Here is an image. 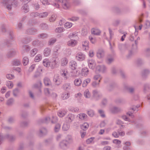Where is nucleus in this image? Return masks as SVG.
<instances>
[{"label":"nucleus","instance_id":"ea45409f","mask_svg":"<svg viewBox=\"0 0 150 150\" xmlns=\"http://www.w3.org/2000/svg\"><path fill=\"white\" fill-rule=\"evenodd\" d=\"M61 125L59 123L56 124L54 128V131L55 132H59L60 128Z\"/></svg>","mask_w":150,"mask_h":150},{"label":"nucleus","instance_id":"a19ab883","mask_svg":"<svg viewBox=\"0 0 150 150\" xmlns=\"http://www.w3.org/2000/svg\"><path fill=\"white\" fill-rule=\"evenodd\" d=\"M144 62L140 58L137 59L136 61V63L138 66L141 65Z\"/></svg>","mask_w":150,"mask_h":150},{"label":"nucleus","instance_id":"9d476101","mask_svg":"<svg viewBox=\"0 0 150 150\" xmlns=\"http://www.w3.org/2000/svg\"><path fill=\"white\" fill-rule=\"evenodd\" d=\"M93 99L95 100H98L100 96V95L98 93V92L96 90H94L93 91Z\"/></svg>","mask_w":150,"mask_h":150},{"label":"nucleus","instance_id":"7c9ffc66","mask_svg":"<svg viewBox=\"0 0 150 150\" xmlns=\"http://www.w3.org/2000/svg\"><path fill=\"white\" fill-rule=\"evenodd\" d=\"M14 99L13 98H11L8 99L6 102V104L9 106L12 105L14 102Z\"/></svg>","mask_w":150,"mask_h":150},{"label":"nucleus","instance_id":"f8f14e48","mask_svg":"<svg viewBox=\"0 0 150 150\" xmlns=\"http://www.w3.org/2000/svg\"><path fill=\"white\" fill-rule=\"evenodd\" d=\"M32 45L34 46L42 47L43 46V44L42 41L38 39L33 41L32 43Z\"/></svg>","mask_w":150,"mask_h":150},{"label":"nucleus","instance_id":"de8ad7c7","mask_svg":"<svg viewBox=\"0 0 150 150\" xmlns=\"http://www.w3.org/2000/svg\"><path fill=\"white\" fill-rule=\"evenodd\" d=\"M79 118L81 120H84L87 117L86 114L84 113H81L79 114Z\"/></svg>","mask_w":150,"mask_h":150},{"label":"nucleus","instance_id":"09e8293b","mask_svg":"<svg viewBox=\"0 0 150 150\" xmlns=\"http://www.w3.org/2000/svg\"><path fill=\"white\" fill-rule=\"evenodd\" d=\"M38 50L37 48H34L30 51L31 55L33 57L37 52Z\"/></svg>","mask_w":150,"mask_h":150},{"label":"nucleus","instance_id":"2f4dec72","mask_svg":"<svg viewBox=\"0 0 150 150\" xmlns=\"http://www.w3.org/2000/svg\"><path fill=\"white\" fill-rule=\"evenodd\" d=\"M50 118L49 117H47L44 119L40 120L39 121L42 123H47L50 122Z\"/></svg>","mask_w":150,"mask_h":150},{"label":"nucleus","instance_id":"412c9836","mask_svg":"<svg viewBox=\"0 0 150 150\" xmlns=\"http://www.w3.org/2000/svg\"><path fill=\"white\" fill-rule=\"evenodd\" d=\"M62 2V6L64 9H67L69 7V4L66 0H63Z\"/></svg>","mask_w":150,"mask_h":150},{"label":"nucleus","instance_id":"8fccbe9b","mask_svg":"<svg viewBox=\"0 0 150 150\" xmlns=\"http://www.w3.org/2000/svg\"><path fill=\"white\" fill-rule=\"evenodd\" d=\"M88 42L87 41H85L82 43V46L84 50L86 49V47H88Z\"/></svg>","mask_w":150,"mask_h":150},{"label":"nucleus","instance_id":"3c124183","mask_svg":"<svg viewBox=\"0 0 150 150\" xmlns=\"http://www.w3.org/2000/svg\"><path fill=\"white\" fill-rule=\"evenodd\" d=\"M48 15V13L47 12H45L42 13H39V16L40 18H43L47 16Z\"/></svg>","mask_w":150,"mask_h":150},{"label":"nucleus","instance_id":"dca6fc26","mask_svg":"<svg viewBox=\"0 0 150 150\" xmlns=\"http://www.w3.org/2000/svg\"><path fill=\"white\" fill-rule=\"evenodd\" d=\"M44 82L46 86L52 87V84L50 79L47 77L45 78L44 79Z\"/></svg>","mask_w":150,"mask_h":150},{"label":"nucleus","instance_id":"c85d7f7f","mask_svg":"<svg viewBox=\"0 0 150 150\" xmlns=\"http://www.w3.org/2000/svg\"><path fill=\"white\" fill-rule=\"evenodd\" d=\"M124 87L130 93H132L134 92V88L133 87H129L127 85H125Z\"/></svg>","mask_w":150,"mask_h":150},{"label":"nucleus","instance_id":"37998d69","mask_svg":"<svg viewBox=\"0 0 150 150\" xmlns=\"http://www.w3.org/2000/svg\"><path fill=\"white\" fill-rule=\"evenodd\" d=\"M40 28L43 30H46L48 28V26L46 23H42L40 25Z\"/></svg>","mask_w":150,"mask_h":150},{"label":"nucleus","instance_id":"4be33fe9","mask_svg":"<svg viewBox=\"0 0 150 150\" xmlns=\"http://www.w3.org/2000/svg\"><path fill=\"white\" fill-rule=\"evenodd\" d=\"M68 142L65 140H64L61 142L59 144L60 147L63 149H65L67 146Z\"/></svg>","mask_w":150,"mask_h":150},{"label":"nucleus","instance_id":"e2e57ef3","mask_svg":"<svg viewBox=\"0 0 150 150\" xmlns=\"http://www.w3.org/2000/svg\"><path fill=\"white\" fill-rule=\"evenodd\" d=\"M6 85L9 88H12L13 86V83L10 81H8L7 82L6 84Z\"/></svg>","mask_w":150,"mask_h":150},{"label":"nucleus","instance_id":"ddd939ff","mask_svg":"<svg viewBox=\"0 0 150 150\" xmlns=\"http://www.w3.org/2000/svg\"><path fill=\"white\" fill-rule=\"evenodd\" d=\"M150 90V85L147 83H145L143 85V92L144 93H146Z\"/></svg>","mask_w":150,"mask_h":150},{"label":"nucleus","instance_id":"a211bd4d","mask_svg":"<svg viewBox=\"0 0 150 150\" xmlns=\"http://www.w3.org/2000/svg\"><path fill=\"white\" fill-rule=\"evenodd\" d=\"M42 83L41 81H39L38 82L33 84V88H38L40 92H41V88L42 86Z\"/></svg>","mask_w":150,"mask_h":150},{"label":"nucleus","instance_id":"338daca9","mask_svg":"<svg viewBox=\"0 0 150 150\" xmlns=\"http://www.w3.org/2000/svg\"><path fill=\"white\" fill-rule=\"evenodd\" d=\"M58 120L57 117H54L53 116L52 117V119L51 120V122L52 123H55L57 122Z\"/></svg>","mask_w":150,"mask_h":150},{"label":"nucleus","instance_id":"a878e982","mask_svg":"<svg viewBox=\"0 0 150 150\" xmlns=\"http://www.w3.org/2000/svg\"><path fill=\"white\" fill-rule=\"evenodd\" d=\"M51 50L50 48L47 47L45 48L44 51V54L45 56H48L50 54Z\"/></svg>","mask_w":150,"mask_h":150},{"label":"nucleus","instance_id":"13d9d810","mask_svg":"<svg viewBox=\"0 0 150 150\" xmlns=\"http://www.w3.org/2000/svg\"><path fill=\"white\" fill-rule=\"evenodd\" d=\"M42 59V56L40 54L37 55L35 58V60L36 62H38Z\"/></svg>","mask_w":150,"mask_h":150},{"label":"nucleus","instance_id":"39448f33","mask_svg":"<svg viewBox=\"0 0 150 150\" xmlns=\"http://www.w3.org/2000/svg\"><path fill=\"white\" fill-rule=\"evenodd\" d=\"M30 50V46L26 44L23 45L21 47V53L23 54L25 53L29 52Z\"/></svg>","mask_w":150,"mask_h":150},{"label":"nucleus","instance_id":"69168bd1","mask_svg":"<svg viewBox=\"0 0 150 150\" xmlns=\"http://www.w3.org/2000/svg\"><path fill=\"white\" fill-rule=\"evenodd\" d=\"M56 19V16L54 15H52L50 18V22H53Z\"/></svg>","mask_w":150,"mask_h":150},{"label":"nucleus","instance_id":"4d7b16f0","mask_svg":"<svg viewBox=\"0 0 150 150\" xmlns=\"http://www.w3.org/2000/svg\"><path fill=\"white\" fill-rule=\"evenodd\" d=\"M64 28L62 27H59L57 28L55 30V32L57 33H61L63 31Z\"/></svg>","mask_w":150,"mask_h":150},{"label":"nucleus","instance_id":"b1692460","mask_svg":"<svg viewBox=\"0 0 150 150\" xmlns=\"http://www.w3.org/2000/svg\"><path fill=\"white\" fill-rule=\"evenodd\" d=\"M37 37L38 38L44 39L48 38V35L46 33H42L38 35Z\"/></svg>","mask_w":150,"mask_h":150},{"label":"nucleus","instance_id":"5701e85b","mask_svg":"<svg viewBox=\"0 0 150 150\" xmlns=\"http://www.w3.org/2000/svg\"><path fill=\"white\" fill-rule=\"evenodd\" d=\"M150 71L148 69L144 70L142 72V75L143 78H145L149 74Z\"/></svg>","mask_w":150,"mask_h":150},{"label":"nucleus","instance_id":"c03bdc74","mask_svg":"<svg viewBox=\"0 0 150 150\" xmlns=\"http://www.w3.org/2000/svg\"><path fill=\"white\" fill-rule=\"evenodd\" d=\"M88 125L87 123H84L81 126V129L83 130H86L88 127Z\"/></svg>","mask_w":150,"mask_h":150},{"label":"nucleus","instance_id":"58836bf2","mask_svg":"<svg viewBox=\"0 0 150 150\" xmlns=\"http://www.w3.org/2000/svg\"><path fill=\"white\" fill-rule=\"evenodd\" d=\"M84 95L86 98H89L91 96L90 93L88 90H86L84 91Z\"/></svg>","mask_w":150,"mask_h":150},{"label":"nucleus","instance_id":"a18cd8bd","mask_svg":"<svg viewBox=\"0 0 150 150\" xmlns=\"http://www.w3.org/2000/svg\"><path fill=\"white\" fill-rule=\"evenodd\" d=\"M22 8L24 10L25 13H26L28 12L29 11L28 6L27 4H25L22 6Z\"/></svg>","mask_w":150,"mask_h":150},{"label":"nucleus","instance_id":"4c0bfd02","mask_svg":"<svg viewBox=\"0 0 150 150\" xmlns=\"http://www.w3.org/2000/svg\"><path fill=\"white\" fill-rule=\"evenodd\" d=\"M29 124V122L27 121L21 122L20 123V125L21 127H25L28 126Z\"/></svg>","mask_w":150,"mask_h":150},{"label":"nucleus","instance_id":"f704fd0d","mask_svg":"<svg viewBox=\"0 0 150 150\" xmlns=\"http://www.w3.org/2000/svg\"><path fill=\"white\" fill-rule=\"evenodd\" d=\"M81 72L83 74L84 76H86L88 74L89 71L88 68L84 67L82 69Z\"/></svg>","mask_w":150,"mask_h":150},{"label":"nucleus","instance_id":"9b49d317","mask_svg":"<svg viewBox=\"0 0 150 150\" xmlns=\"http://www.w3.org/2000/svg\"><path fill=\"white\" fill-rule=\"evenodd\" d=\"M32 38L30 36L25 37L22 38L21 42L24 44H27L30 42L32 40Z\"/></svg>","mask_w":150,"mask_h":150},{"label":"nucleus","instance_id":"e433bc0d","mask_svg":"<svg viewBox=\"0 0 150 150\" xmlns=\"http://www.w3.org/2000/svg\"><path fill=\"white\" fill-rule=\"evenodd\" d=\"M91 79H87L84 80L82 84V86L83 87H85L86 86L87 84L90 82Z\"/></svg>","mask_w":150,"mask_h":150},{"label":"nucleus","instance_id":"c9c22d12","mask_svg":"<svg viewBox=\"0 0 150 150\" xmlns=\"http://www.w3.org/2000/svg\"><path fill=\"white\" fill-rule=\"evenodd\" d=\"M29 62V59L27 57H24L23 59V63L24 65H26Z\"/></svg>","mask_w":150,"mask_h":150},{"label":"nucleus","instance_id":"49530a36","mask_svg":"<svg viewBox=\"0 0 150 150\" xmlns=\"http://www.w3.org/2000/svg\"><path fill=\"white\" fill-rule=\"evenodd\" d=\"M21 62L18 59H15L12 62V64L13 65L17 66L20 64Z\"/></svg>","mask_w":150,"mask_h":150},{"label":"nucleus","instance_id":"72a5a7b5","mask_svg":"<svg viewBox=\"0 0 150 150\" xmlns=\"http://www.w3.org/2000/svg\"><path fill=\"white\" fill-rule=\"evenodd\" d=\"M74 83L75 86H78L81 85L82 81L80 79H75Z\"/></svg>","mask_w":150,"mask_h":150},{"label":"nucleus","instance_id":"5fc2aeb1","mask_svg":"<svg viewBox=\"0 0 150 150\" xmlns=\"http://www.w3.org/2000/svg\"><path fill=\"white\" fill-rule=\"evenodd\" d=\"M113 61V59L112 57H108L107 58L106 62L108 64H110Z\"/></svg>","mask_w":150,"mask_h":150},{"label":"nucleus","instance_id":"c756f323","mask_svg":"<svg viewBox=\"0 0 150 150\" xmlns=\"http://www.w3.org/2000/svg\"><path fill=\"white\" fill-rule=\"evenodd\" d=\"M62 88L64 90L68 91L70 89L71 87L70 86V83H66L63 85Z\"/></svg>","mask_w":150,"mask_h":150},{"label":"nucleus","instance_id":"423d86ee","mask_svg":"<svg viewBox=\"0 0 150 150\" xmlns=\"http://www.w3.org/2000/svg\"><path fill=\"white\" fill-rule=\"evenodd\" d=\"M75 119L74 115L70 114H69L65 118L66 122L67 123L69 124L72 122Z\"/></svg>","mask_w":150,"mask_h":150},{"label":"nucleus","instance_id":"f257e3e1","mask_svg":"<svg viewBox=\"0 0 150 150\" xmlns=\"http://www.w3.org/2000/svg\"><path fill=\"white\" fill-rule=\"evenodd\" d=\"M2 3L4 6H6V8L8 10H11V6H13L15 7H16L18 4V3L16 0H2Z\"/></svg>","mask_w":150,"mask_h":150},{"label":"nucleus","instance_id":"6e6552de","mask_svg":"<svg viewBox=\"0 0 150 150\" xmlns=\"http://www.w3.org/2000/svg\"><path fill=\"white\" fill-rule=\"evenodd\" d=\"M37 32V30L34 28H31L28 29L26 31V33L29 35H35Z\"/></svg>","mask_w":150,"mask_h":150},{"label":"nucleus","instance_id":"f03ea898","mask_svg":"<svg viewBox=\"0 0 150 150\" xmlns=\"http://www.w3.org/2000/svg\"><path fill=\"white\" fill-rule=\"evenodd\" d=\"M10 38L11 40H6L5 41L4 43L3 44V45H6L7 47H11L14 44L13 42L14 40H13L14 38L13 33L12 31L9 30L8 32Z\"/></svg>","mask_w":150,"mask_h":150},{"label":"nucleus","instance_id":"052dcab7","mask_svg":"<svg viewBox=\"0 0 150 150\" xmlns=\"http://www.w3.org/2000/svg\"><path fill=\"white\" fill-rule=\"evenodd\" d=\"M39 13L38 12H32L30 14V16L32 18H34L39 16Z\"/></svg>","mask_w":150,"mask_h":150},{"label":"nucleus","instance_id":"79ce46f5","mask_svg":"<svg viewBox=\"0 0 150 150\" xmlns=\"http://www.w3.org/2000/svg\"><path fill=\"white\" fill-rule=\"evenodd\" d=\"M145 54L147 57L150 56V48H147L144 50Z\"/></svg>","mask_w":150,"mask_h":150},{"label":"nucleus","instance_id":"6e6d98bb","mask_svg":"<svg viewBox=\"0 0 150 150\" xmlns=\"http://www.w3.org/2000/svg\"><path fill=\"white\" fill-rule=\"evenodd\" d=\"M66 113L67 112L66 111H61L58 113V115L59 117H62L64 116Z\"/></svg>","mask_w":150,"mask_h":150},{"label":"nucleus","instance_id":"0e129e2a","mask_svg":"<svg viewBox=\"0 0 150 150\" xmlns=\"http://www.w3.org/2000/svg\"><path fill=\"white\" fill-rule=\"evenodd\" d=\"M6 77L9 80L13 79L14 78V76L11 74H7L6 75Z\"/></svg>","mask_w":150,"mask_h":150},{"label":"nucleus","instance_id":"774afa93","mask_svg":"<svg viewBox=\"0 0 150 150\" xmlns=\"http://www.w3.org/2000/svg\"><path fill=\"white\" fill-rule=\"evenodd\" d=\"M56 41V39L53 38H52L48 42V44L49 45H52L55 43Z\"/></svg>","mask_w":150,"mask_h":150},{"label":"nucleus","instance_id":"7ed1b4c3","mask_svg":"<svg viewBox=\"0 0 150 150\" xmlns=\"http://www.w3.org/2000/svg\"><path fill=\"white\" fill-rule=\"evenodd\" d=\"M4 139H6L10 141H12L15 139V137L9 134H6L4 136L0 134V145L2 143Z\"/></svg>","mask_w":150,"mask_h":150},{"label":"nucleus","instance_id":"cd10ccee","mask_svg":"<svg viewBox=\"0 0 150 150\" xmlns=\"http://www.w3.org/2000/svg\"><path fill=\"white\" fill-rule=\"evenodd\" d=\"M43 65L46 67H49L51 66L50 62L47 59H45L43 61Z\"/></svg>","mask_w":150,"mask_h":150},{"label":"nucleus","instance_id":"1a4fd4ad","mask_svg":"<svg viewBox=\"0 0 150 150\" xmlns=\"http://www.w3.org/2000/svg\"><path fill=\"white\" fill-rule=\"evenodd\" d=\"M76 58L77 60L82 61L84 59L85 57L83 54L81 52H79L76 54Z\"/></svg>","mask_w":150,"mask_h":150},{"label":"nucleus","instance_id":"bf43d9fd","mask_svg":"<svg viewBox=\"0 0 150 150\" xmlns=\"http://www.w3.org/2000/svg\"><path fill=\"white\" fill-rule=\"evenodd\" d=\"M19 92V90L18 88H16L14 89L13 91V95L16 97L17 96V94Z\"/></svg>","mask_w":150,"mask_h":150},{"label":"nucleus","instance_id":"bb28decb","mask_svg":"<svg viewBox=\"0 0 150 150\" xmlns=\"http://www.w3.org/2000/svg\"><path fill=\"white\" fill-rule=\"evenodd\" d=\"M92 34L96 35H99L101 33L100 31L98 29L93 28L91 30Z\"/></svg>","mask_w":150,"mask_h":150},{"label":"nucleus","instance_id":"473e14b6","mask_svg":"<svg viewBox=\"0 0 150 150\" xmlns=\"http://www.w3.org/2000/svg\"><path fill=\"white\" fill-rule=\"evenodd\" d=\"M140 39V38L139 37H138L137 40H135V45L132 44V47L133 49L137 50V45L138 43V40Z\"/></svg>","mask_w":150,"mask_h":150},{"label":"nucleus","instance_id":"2eb2a0df","mask_svg":"<svg viewBox=\"0 0 150 150\" xmlns=\"http://www.w3.org/2000/svg\"><path fill=\"white\" fill-rule=\"evenodd\" d=\"M69 67L72 70H75L76 69L77 67V64L76 62L74 61H71L69 63Z\"/></svg>","mask_w":150,"mask_h":150},{"label":"nucleus","instance_id":"6ab92c4d","mask_svg":"<svg viewBox=\"0 0 150 150\" xmlns=\"http://www.w3.org/2000/svg\"><path fill=\"white\" fill-rule=\"evenodd\" d=\"M111 112L113 113H116L121 110V109L118 107L114 106L110 109Z\"/></svg>","mask_w":150,"mask_h":150},{"label":"nucleus","instance_id":"393cba45","mask_svg":"<svg viewBox=\"0 0 150 150\" xmlns=\"http://www.w3.org/2000/svg\"><path fill=\"white\" fill-rule=\"evenodd\" d=\"M68 72L66 70L64 69L62 70L60 72L61 75L64 78L67 79L68 78Z\"/></svg>","mask_w":150,"mask_h":150},{"label":"nucleus","instance_id":"4468645a","mask_svg":"<svg viewBox=\"0 0 150 150\" xmlns=\"http://www.w3.org/2000/svg\"><path fill=\"white\" fill-rule=\"evenodd\" d=\"M104 51L102 49H100L97 53V56L99 59L103 58L104 57Z\"/></svg>","mask_w":150,"mask_h":150},{"label":"nucleus","instance_id":"864d4df0","mask_svg":"<svg viewBox=\"0 0 150 150\" xmlns=\"http://www.w3.org/2000/svg\"><path fill=\"white\" fill-rule=\"evenodd\" d=\"M87 114L90 117H92L94 114V112L93 110H90L88 111Z\"/></svg>","mask_w":150,"mask_h":150},{"label":"nucleus","instance_id":"603ef678","mask_svg":"<svg viewBox=\"0 0 150 150\" xmlns=\"http://www.w3.org/2000/svg\"><path fill=\"white\" fill-rule=\"evenodd\" d=\"M115 86V85L114 83L110 84L109 86L107 87V89L108 91H111L113 89Z\"/></svg>","mask_w":150,"mask_h":150},{"label":"nucleus","instance_id":"aec40b11","mask_svg":"<svg viewBox=\"0 0 150 150\" xmlns=\"http://www.w3.org/2000/svg\"><path fill=\"white\" fill-rule=\"evenodd\" d=\"M47 132V131L45 128H42L40 129L38 135L40 137H42L45 135Z\"/></svg>","mask_w":150,"mask_h":150},{"label":"nucleus","instance_id":"f3484780","mask_svg":"<svg viewBox=\"0 0 150 150\" xmlns=\"http://www.w3.org/2000/svg\"><path fill=\"white\" fill-rule=\"evenodd\" d=\"M96 69L98 71L103 73L106 70V68L104 65H98L96 67Z\"/></svg>","mask_w":150,"mask_h":150},{"label":"nucleus","instance_id":"680f3d73","mask_svg":"<svg viewBox=\"0 0 150 150\" xmlns=\"http://www.w3.org/2000/svg\"><path fill=\"white\" fill-rule=\"evenodd\" d=\"M69 128V125L66 124L63 125L62 128L63 130L64 131L67 130Z\"/></svg>","mask_w":150,"mask_h":150},{"label":"nucleus","instance_id":"0eeeda50","mask_svg":"<svg viewBox=\"0 0 150 150\" xmlns=\"http://www.w3.org/2000/svg\"><path fill=\"white\" fill-rule=\"evenodd\" d=\"M16 53V51L13 49H11L9 50L6 54V56L7 58H9L13 57Z\"/></svg>","mask_w":150,"mask_h":150},{"label":"nucleus","instance_id":"20e7f679","mask_svg":"<svg viewBox=\"0 0 150 150\" xmlns=\"http://www.w3.org/2000/svg\"><path fill=\"white\" fill-rule=\"evenodd\" d=\"M76 36V35L74 34L68 36V37L71 39V40L68 41L67 42V45L69 46L74 47L76 44V41L73 40L74 38Z\"/></svg>","mask_w":150,"mask_h":150}]
</instances>
